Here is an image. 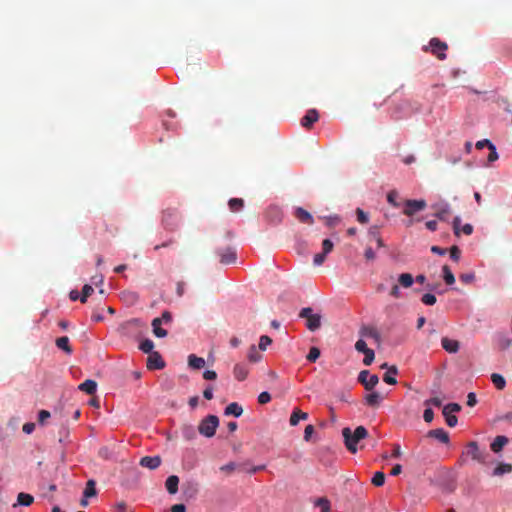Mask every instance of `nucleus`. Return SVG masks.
<instances>
[{"instance_id":"61","label":"nucleus","mask_w":512,"mask_h":512,"mask_svg":"<svg viewBox=\"0 0 512 512\" xmlns=\"http://www.w3.org/2000/svg\"><path fill=\"white\" fill-rule=\"evenodd\" d=\"M423 418H424V421L427 423L432 422V420L434 418L433 410L431 408H426L423 413Z\"/></svg>"},{"instance_id":"34","label":"nucleus","mask_w":512,"mask_h":512,"mask_svg":"<svg viewBox=\"0 0 512 512\" xmlns=\"http://www.w3.org/2000/svg\"><path fill=\"white\" fill-rule=\"evenodd\" d=\"M442 276L447 285H453L455 283V277L448 265L442 267Z\"/></svg>"},{"instance_id":"25","label":"nucleus","mask_w":512,"mask_h":512,"mask_svg":"<svg viewBox=\"0 0 512 512\" xmlns=\"http://www.w3.org/2000/svg\"><path fill=\"white\" fill-rule=\"evenodd\" d=\"M224 413L225 415L240 417L243 413V408L238 403L232 402L225 408Z\"/></svg>"},{"instance_id":"30","label":"nucleus","mask_w":512,"mask_h":512,"mask_svg":"<svg viewBox=\"0 0 512 512\" xmlns=\"http://www.w3.org/2000/svg\"><path fill=\"white\" fill-rule=\"evenodd\" d=\"M398 282L403 288H409L413 285L414 278L410 273H402L398 277Z\"/></svg>"},{"instance_id":"58","label":"nucleus","mask_w":512,"mask_h":512,"mask_svg":"<svg viewBox=\"0 0 512 512\" xmlns=\"http://www.w3.org/2000/svg\"><path fill=\"white\" fill-rule=\"evenodd\" d=\"M460 280L465 284H470L474 281L475 275L473 273H464L460 275Z\"/></svg>"},{"instance_id":"49","label":"nucleus","mask_w":512,"mask_h":512,"mask_svg":"<svg viewBox=\"0 0 512 512\" xmlns=\"http://www.w3.org/2000/svg\"><path fill=\"white\" fill-rule=\"evenodd\" d=\"M364 354V359H363V364L366 365V366H369L372 364L374 358H375V353L372 349H369L368 351H366Z\"/></svg>"},{"instance_id":"13","label":"nucleus","mask_w":512,"mask_h":512,"mask_svg":"<svg viewBox=\"0 0 512 512\" xmlns=\"http://www.w3.org/2000/svg\"><path fill=\"white\" fill-rule=\"evenodd\" d=\"M319 119L317 110L310 109L306 112L305 116L301 119V125L304 128L310 129L312 125Z\"/></svg>"},{"instance_id":"57","label":"nucleus","mask_w":512,"mask_h":512,"mask_svg":"<svg viewBox=\"0 0 512 512\" xmlns=\"http://www.w3.org/2000/svg\"><path fill=\"white\" fill-rule=\"evenodd\" d=\"M461 410V406L457 403H450V404H447L444 408H443V412H459Z\"/></svg>"},{"instance_id":"9","label":"nucleus","mask_w":512,"mask_h":512,"mask_svg":"<svg viewBox=\"0 0 512 512\" xmlns=\"http://www.w3.org/2000/svg\"><path fill=\"white\" fill-rule=\"evenodd\" d=\"M432 208L435 210V216L441 221L448 220L452 213L451 206L446 202L436 203L432 205Z\"/></svg>"},{"instance_id":"14","label":"nucleus","mask_w":512,"mask_h":512,"mask_svg":"<svg viewBox=\"0 0 512 512\" xmlns=\"http://www.w3.org/2000/svg\"><path fill=\"white\" fill-rule=\"evenodd\" d=\"M249 373L248 366L244 363H237L233 368L234 377L238 381H244Z\"/></svg>"},{"instance_id":"62","label":"nucleus","mask_w":512,"mask_h":512,"mask_svg":"<svg viewBox=\"0 0 512 512\" xmlns=\"http://www.w3.org/2000/svg\"><path fill=\"white\" fill-rule=\"evenodd\" d=\"M50 416H51V415H50V412H49V411H47V410H41V411L39 412V414H38V421H39V423L43 425V424L45 423V421H46L48 418H50Z\"/></svg>"},{"instance_id":"60","label":"nucleus","mask_w":512,"mask_h":512,"mask_svg":"<svg viewBox=\"0 0 512 512\" xmlns=\"http://www.w3.org/2000/svg\"><path fill=\"white\" fill-rule=\"evenodd\" d=\"M326 259V254L324 253H317L315 256H314V259H313V263L315 266H320L324 263Z\"/></svg>"},{"instance_id":"50","label":"nucleus","mask_w":512,"mask_h":512,"mask_svg":"<svg viewBox=\"0 0 512 512\" xmlns=\"http://www.w3.org/2000/svg\"><path fill=\"white\" fill-rule=\"evenodd\" d=\"M316 505L321 508V512L330 511V503L326 498H319L316 502Z\"/></svg>"},{"instance_id":"4","label":"nucleus","mask_w":512,"mask_h":512,"mask_svg":"<svg viewBox=\"0 0 512 512\" xmlns=\"http://www.w3.org/2000/svg\"><path fill=\"white\" fill-rule=\"evenodd\" d=\"M423 49L424 51L429 50L439 60H445L447 57L446 51L448 49V45L446 42L441 41L439 38H432L429 41V45L425 46Z\"/></svg>"},{"instance_id":"8","label":"nucleus","mask_w":512,"mask_h":512,"mask_svg":"<svg viewBox=\"0 0 512 512\" xmlns=\"http://www.w3.org/2000/svg\"><path fill=\"white\" fill-rule=\"evenodd\" d=\"M163 224L169 231H174L178 226V214L176 211L167 209L163 213Z\"/></svg>"},{"instance_id":"39","label":"nucleus","mask_w":512,"mask_h":512,"mask_svg":"<svg viewBox=\"0 0 512 512\" xmlns=\"http://www.w3.org/2000/svg\"><path fill=\"white\" fill-rule=\"evenodd\" d=\"M244 464H246V466L244 467V469H240V471L246 472L250 475L255 474L259 471H262L266 468L265 465L253 466V465H250L248 462H245Z\"/></svg>"},{"instance_id":"15","label":"nucleus","mask_w":512,"mask_h":512,"mask_svg":"<svg viewBox=\"0 0 512 512\" xmlns=\"http://www.w3.org/2000/svg\"><path fill=\"white\" fill-rule=\"evenodd\" d=\"M427 437L434 438L442 443L449 442V434L442 428L428 431Z\"/></svg>"},{"instance_id":"48","label":"nucleus","mask_w":512,"mask_h":512,"mask_svg":"<svg viewBox=\"0 0 512 512\" xmlns=\"http://www.w3.org/2000/svg\"><path fill=\"white\" fill-rule=\"evenodd\" d=\"M421 301L423 304L431 306L436 303L437 299H436L435 295H433L431 293H426L422 296Z\"/></svg>"},{"instance_id":"11","label":"nucleus","mask_w":512,"mask_h":512,"mask_svg":"<svg viewBox=\"0 0 512 512\" xmlns=\"http://www.w3.org/2000/svg\"><path fill=\"white\" fill-rule=\"evenodd\" d=\"M217 255L220 257V262L222 264H232L235 263L237 256L234 248L228 247L225 249H218Z\"/></svg>"},{"instance_id":"40","label":"nucleus","mask_w":512,"mask_h":512,"mask_svg":"<svg viewBox=\"0 0 512 512\" xmlns=\"http://www.w3.org/2000/svg\"><path fill=\"white\" fill-rule=\"evenodd\" d=\"M262 358L255 345L250 346L248 351V359L250 362H258Z\"/></svg>"},{"instance_id":"59","label":"nucleus","mask_w":512,"mask_h":512,"mask_svg":"<svg viewBox=\"0 0 512 512\" xmlns=\"http://www.w3.org/2000/svg\"><path fill=\"white\" fill-rule=\"evenodd\" d=\"M270 401H271V395L268 392L264 391V392L259 394L258 402L260 404H267Z\"/></svg>"},{"instance_id":"54","label":"nucleus","mask_w":512,"mask_h":512,"mask_svg":"<svg viewBox=\"0 0 512 512\" xmlns=\"http://www.w3.org/2000/svg\"><path fill=\"white\" fill-rule=\"evenodd\" d=\"M333 243L329 239H324L322 242V253L328 254L333 250Z\"/></svg>"},{"instance_id":"56","label":"nucleus","mask_w":512,"mask_h":512,"mask_svg":"<svg viewBox=\"0 0 512 512\" xmlns=\"http://www.w3.org/2000/svg\"><path fill=\"white\" fill-rule=\"evenodd\" d=\"M460 255H461V251L458 248V246H452L450 248V257L452 260H454L456 262L459 261Z\"/></svg>"},{"instance_id":"41","label":"nucleus","mask_w":512,"mask_h":512,"mask_svg":"<svg viewBox=\"0 0 512 512\" xmlns=\"http://www.w3.org/2000/svg\"><path fill=\"white\" fill-rule=\"evenodd\" d=\"M140 350L143 351L144 353H147V354H151L153 351V348H154V343L152 340L150 339H145L143 340L141 343H140V346H139Z\"/></svg>"},{"instance_id":"38","label":"nucleus","mask_w":512,"mask_h":512,"mask_svg":"<svg viewBox=\"0 0 512 512\" xmlns=\"http://www.w3.org/2000/svg\"><path fill=\"white\" fill-rule=\"evenodd\" d=\"M228 205L232 212H238L243 208L244 201L241 198H231Z\"/></svg>"},{"instance_id":"24","label":"nucleus","mask_w":512,"mask_h":512,"mask_svg":"<svg viewBox=\"0 0 512 512\" xmlns=\"http://www.w3.org/2000/svg\"><path fill=\"white\" fill-rule=\"evenodd\" d=\"M79 389L89 395H93L96 392L97 383L92 379H87L79 385Z\"/></svg>"},{"instance_id":"35","label":"nucleus","mask_w":512,"mask_h":512,"mask_svg":"<svg viewBox=\"0 0 512 512\" xmlns=\"http://www.w3.org/2000/svg\"><path fill=\"white\" fill-rule=\"evenodd\" d=\"M512 472V464L508 463H501L499 464L494 470L493 475L494 476H502L505 473H511Z\"/></svg>"},{"instance_id":"43","label":"nucleus","mask_w":512,"mask_h":512,"mask_svg":"<svg viewBox=\"0 0 512 512\" xmlns=\"http://www.w3.org/2000/svg\"><path fill=\"white\" fill-rule=\"evenodd\" d=\"M399 194L396 190H392L387 194V201L393 206V207H400L401 203L397 201Z\"/></svg>"},{"instance_id":"1","label":"nucleus","mask_w":512,"mask_h":512,"mask_svg":"<svg viewBox=\"0 0 512 512\" xmlns=\"http://www.w3.org/2000/svg\"><path fill=\"white\" fill-rule=\"evenodd\" d=\"M342 435L348 451L355 454L358 442L367 437L368 431L364 426H358L354 431L346 427L342 430Z\"/></svg>"},{"instance_id":"32","label":"nucleus","mask_w":512,"mask_h":512,"mask_svg":"<svg viewBox=\"0 0 512 512\" xmlns=\"http://www.w3.org/2000/svg\"><path fill=\"white\" fill-rule=\"evenodd\" d=\"M97 494L96 492V482L92 479L88 480L83 492L84 498L94 497Z\"/></svg>"},{"instance_id":"55","label":"nucleus","mask_w":512,"mask_h":512,"mask_svg":"<svg viewBox=\"0 0 512 512\" xmlns=\"http://www.w3.org/2000/svg\"><path fill=\"white\" fill-rule=\"evenodd\" d=\"M355 349L360 352V353H365L366 351H368L370 348L367 347V344L364 340L362 339H359L356 343H355Z\"/></svg>"},{"instance_id":"28","label":"nucleus","mask_w":512,"mask_h":512,"mask_svg":"<svg viewBox=\"0 0 512 512\" xmlns=\"http://www.w3.org/2000/svg\"><path fill=\"white\" fill-rule=\"evenodd\" d=\"M34 501V497L31 494L20 492L17 496V505L30 506ZM14 507L16 504L13 505Z\"/></svg>"},{"instance_id":"10","label":"nucleus","mask_w":512,"mask_h":512,"mask_svg":"<svg viewBox=\"0 0 512 512\" xmlns=\"http://www.w3.org/2000/svg\"><path fill=\"white\" fill-rule=\"evenodd\" d=\"M146 365L149 370H159L165 367V362L159 352H152L147 357Z\"/></svg>"},{"instance_id":"18","label":"nucleus","mask_w":512,"mask_h":512,"mask_svg":"<svg viewBox=\"0 0 512 512\" xmlns=\"http://www.w3.org/2000/svg\"><path fill=\"white\" fill-rule=\"evenodd\" d=\"M441 345L443 349L449 353H456L459 350V342L456 340L449 339L447 337H443L441 339Z\"/></svg>"},{"instance_id":"22","label":"nucleus","mask_w":512,"mask_h":512,"mask_svg":"<svg viewBox=\"0 0 512 512\" xmlns=\"http://www.w3.org/2000/svg\"><path fill=\"white\" fill-rule=\"evenodd\" d=\"M508 441L509 440L506 436H497L490 445L491 450L495 453H499L503 449V447L508 443Z\"/></svg>"},{"instance_id":"2","label":"nucleus","mask_w":512,"mask_h":512,"mask_svg":"<svg viewBox=\"0 0 512 512\" xmlns=\"http://www.w3.org/2000/svg\"><path fill=\"white\" fill-rule=\"evenodd\" d=\"M299 317L306 319V327L312 332L321 327L322 316L318 313H313V309L310 307L302 308L299 312Z\"/></svg>"},{"instance_id":"12","label":"nucleus","mask_w":512,"mask_h":512,"mask_svg":"<svg viewBox=\"0 0 512 512\" xmlns=\"http://www.w3.org/2000/svg\"><path fill=\"white\" fill-rule=\"evenodd\" d=\"M162 459L160 456H144L140 459V466L149 470H155L161 465Z\"/></svg>"},{"instance_id":"45","label":"nucleus","mask_w":512,"mask_h":512,"mask_svg":"<svg viewBox=\"0 0 512 512\" xmlns=\"http://www.w3.org/2000/svg\"><path fill=\"white\" fill-rule=\"evenodd\" d=\"M94 292V289L91 285L85 284L82 288V294L80 297L81 303H86L87 298Z\"/></svg>"},{"instance_id":"16","label":"nucleus","mask_w":512,"mask_h":512,"mask_svg":"<svg viewBox=\"0 0 512 512\" xmlns=\"http://www.w3.org/2000/svg\"><path fill=\"white\" fill-rule=\"evenodd\" d=\"M294 215L302 223L313 224L314 222L312 215L302 207L296 208Z\"/></svg>"},{"instance_id":"37","label":"nucleus","mask_w":512,"mask_h":512,"mask_svg":"<svg viewBox=\"0 0 512 512\" xmlns=\"http://www.w3.org/2000/svg\"><path fill=\"white\" fill-rule=\"evenodd\" d=\"M361 334L365 337H369V338H373L375 339L376 341H379L380 340V334L379 332L377 331L376 328L374 327H364L362 330H361Z\"/></svg>"},{"instance_id":"23","label":"nucleus","mask_w":512,"mask_h":512,"mask_svg":"<svg viewBox=\"0 0 512 512\" xmlns=\"http://www.w3.org/2000/svg\"><path fill=\"white\" fill-rule=\"evenodd\" d=\"M205 364V359L202 357H198L195 354H190L188 356V365L192 369H202Z\"/></svg>"},{"instance_id":"44","label":"nucleus","mask_w":512,"mask_h":512,"mask_svg":"<svg viewBox=\"0 0 512 512\" xmlns=\"http://www.w3.org/2000/svg\"><path fill=\"white\" fill-rule=\"evenodd\" d=\"M512 344V340L506 336H500L497 340V345L500 350L508 349Z\"/></svg>"},{"instance_id":"27","label":"nucleus","mask_w":512,"mask_h":512,"mask_svg":"<svg viewBox=\"0 0 512 512\" xmlns=\"http://www.w3.org/2000/svg\"><path fill=\"white\" fill-rule=\"evenodd\" d=\"M162 319H153L152 320V327H153V333L156 337L163 338L167 336V331L163 328H161Z\"/></svg>"},{"instance_id":"21","label":"nucleus","mask_w":512,"mask_h":512,"mask_svg":"<svg viewBox=\"0 0 512 512\" xmlns=\"http://www.w3.org/2000/svg\"><path fill=\"white\" fill-rule=\"evenodd\" d=\"M382 401V396L379 392H371L366 395L365 402L369 407H378Z\"/></svg>"},{"instance_id":"46","label":"nucleus","mask_w":512,"mask_h":512,"mask_svg":"<svg viewBox=\"0 0 512 512\" xmlns=\"http://www.w3.org/2000/svg\"><path fill=\"white\" fill-rule=\"evenodd\" d=\"M443 415L449 427H454L457 425L458 419L455 415H452L451 412H443Z\"/></svg>"},{"instance_id":"26","label":"nucleus","mask_w":512,"mask_h":512,"mask_svg":"<svg viewBox=\"0 0 512 512\" xmlns=\"http://www.w3.org/2000/svg\"><path fill=\"white\" fill-rule=\"evenodd\" d=\"M55 344L59 349L65 351L67 354L72 353V348L70 346L69 338L67 336L57 338Z\"/></svg>"},{"instance_id":"47","label":"nucleus","mask_w":512,"mask_h":512,"mask_svg":"<svg viewBox=\"0 0 512 512\" xmlns=\"http://www.w3.org/2000/svg\"><path fill=\"white\" fill-rule=\"evenodd\" d=\"M319 357L320 350L317 347H311L306 358L309 362H315Z\"/></svg>"},{"instance_id":"17","label":"nucleus","mask_w":512,"mask_h":512,"mask_svg":"<svg viewBox=\"0 0 512 512\" xmlns=\"http://www.w3.org/2000/svg\"><path fill=\"white\" fill-rule=\"evenodd\" d=\"M380 228L381 226L373 225L368 230V236L371 240H375L377 246L379 248L384 247V243L382 238L380 237Z\"/></svg>"},{"instance_id":"29","label":"nucleus","mask_w":512,"mask_h":512,"mask_svg":"<svg viewBox=\"0 0 512 512\" xmlns=\"http://www.w3.org/2000/svg\"><path fill=\"white\" fill-rule=\"evenodd\" d=\"M245 466H246V464H237L235 462H229V463L221 466L220 470L222 472H224L226 475H230L235 470L240 471V469H244Z\"/></svg>"},{"instance_id":"19","label":"nucleus","mask_w":512,"mask_h":512,"mask_svg":"<svg viewBox=\"0 0 512 512\" xmlns=\"http://www.w3.org/2000/svg\"><path fill=\"white\" fill-rule=\"evenodd\" d=\"M179 477L171 475L166 479L165 487L169 494H176L178 492Z\"/></svg>"},{"instance_id":"36","label":"nucleus","mask_w":512,"mask_h":512,"mask_svg":"<svg viewBox=\"0 0 512 512\" xmlns=\"http://www.w3.org/2000/svg\"><path fill=\"white\" fill-rule=\"evenodd\" d=\"M491 381L498 390H503L506 386L504 377L498 373H493L491 375Z\"/></svg>"},{"instance_id":"3","label":"nucleus","mask_w":512,"mask_h":512,"mask_svg":"<svg viewBox=\"0 0 512 512\" xmlns=\"http://www.w3.org/2000/svg\"><path fill=\"white\" fill-rule=\"evenodd\" d=\"M218 425V417L215 415H208L200 422L198 431L201 435L210 438L215 435Z\"/></svg>"},{"instance_id":"51","label":"nucleus","mask_w":512,"mask_h":512,"mask_svg":"<svg viewBox=\"0 0 512 512\" xmlns=\"http://www.w3.org/2000/svg\"><path fill=\"white\" fill-rule=\"evenodd\" d=\"M271 343L272 339L267 335H263L260 337L259 349L264 351Z\"/></svg>"},{"instance_id":"63","label":"nucleus","mask_w":512,"mask_h":512,"mask_svg":"<svg viewBox=\"0 0 512 512\" xmlns=\"http://www.w3.org/2000/svg\"><path fill=\"white\" fill-rule=\"evenodd\" d=\"M424 404H425L426 406L433 405V406H435V407H440V406L442 405V401H441V399H440V398H438V397H433V398H430V399L426 400V401L424 402Z\"/></svg>"},{"instance_id":"33","label":"nucleus","mask_w":512,"mask_h":512,"mask_svg":"<svg viewBox=\"0 0 512 512\" xmlns=\"http://www.w3.org/2000/svg\"><path fill=\"white\" fill-rule=\"evenodd\" d=\"M398 373V370L395 366L388 369V371L384 374L383 380L389 385H395L397 380L395 375Z\"/></svg>"},{"instance_id":"52","label":"nucleus","mask_w":512,"mask_h":512,"mask_svg":"<svg viewBox=\"0 0 512 512\" xmlns=\"http://www.w3.org/2000/svg\"><path fill=\"white\" fill-rule=\"evenodd\" d=\"M356 215H357V220L360 223H362V224L368 223V221H369L368 215L361 208L356 209Z\"/></svg>"},{"instance_id":"7","label":"nucleus","mask_w":512,"mask_h":512,"mask_svg":"<svg viewBox=\"0 0 512 512\" xmlns=\"http://www.w3.org/2000/svg\"><path fill=\"white\" fill-rule=\"evenodd\" d=\"M358 381L365 387L366 390H372L379 382L376 374H370L368 370H363L358 375Z\"/></svg>"},{"instance_id":"5","label":"nucleus","mask_w":512,"mask_h":512,"mask_svg":"<svg viewBox=\"0 0 512 512\" xmlns=\"http://www.w3.org/2000/svg\"><path fill=\"white\" fill-rule=\"evenodd\" d=\"M463 455L470 457L472 460L478 463H485L488 456L487 452L481 450L478 443L475 441H471L467 444Z\"/></svg>"},{"instance_id":"31","label":"nucleus","mask_w":512,"mask_h":512,"mask_svg":"<svg viewBox=\"0 0 512 512\" xmlns=\"http://www.w3.org/2000/svg\"><path fill=\"white\" fill-rule=\"evenodd\" d=\"M182 436L186 440H193L196 437V430L194 426L185 424L181 428Z\"/></svg>"},{"instance_id":"64","label":"nucleus","mask_w":512,"mask_h":512,"mask_svg":"<svg viewBox=\"0 0 512 512\" xmlns=\"http://www.w3.org/2000/svg\"><path fill=\"white\" fill-rule=\"evenodd\" d=\"M490 150V153L488 155V161L489 162H494L498 159V153L496 151V147L493 145H491V147L489 148Z\"/></svg>"},{"instance_id":"6","label":"nucleus","mask_w":512,"mask_h":512,"mask_svg":"<svg viewBox=\"0 0 512 512\" xmlns=\"http://www.w3.org/2000/svg\"><path fill=\"white\" fill-rule=\"evenodd\" d=\"M427 206V203L423 199L415 200L409 199L404 202L403 214L406 216H413L416 213L423 211Z\"/></svg>"},{"instance_id":"20","label":"nucleus","mask_w":512,"mask_h":512,"mask_svg":"<svg viewBox=\"0 0 512 512\" xmlns=\"http://www.w3.org/2000/svg\"><path fill=\"white\" fill-rule=\"evenodd\" d=\"M308 414L306 412L301 411L298 408H295L290 416L289 423L291 426H296L300 420H307Z\"/></svg>"},{"instance_id":"42","label":"nucleus","mask_w":512,"mask_h":512,"mask_svg":"<svg viewBox=\"0 0 512 512\" xmlns=\"http://www.w3.org/2000/svg\"><path fill=\"white\" fill-rule=\"evenodd\" d=\"M372 484L376 487H381L385 483V474L381 471H378L374 474L371 480Z\"/></svg>"},{"instance_id":"53","label":"nucleus","mask_w":512,"mask_h":512,"mask_svg":"<svg viewBox=\"0 0 512 512\" xmlns=\"http://www.w3.org/2000/svg\"><path fill=\"white\" fill-rule=\"evenodd\" d=\"M453 231H454V234L459 237L460 236V233H461V219L459 216H456L454 219H453Z\"/></svg>"}]
</instances>
